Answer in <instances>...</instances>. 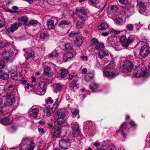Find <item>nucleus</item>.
<instances>
[{"label": "nucleus", "instance_id": "nucleus-1", "mask_svg": "<svg viewBox=\"0 0 150 150\" xmlns=\"http://www.w3.org/2000/svg\"><path fill=\"white\" fill-rule=\"evenodd\" d=\"M135 38V37L133 35L129 36L127 39L125 35H123L120 38L121 45L124 48H127L134 42Z\"/></svg>", "mask_w": 150, "mask_h": 150}, {"label": "nucleus", "instance_id": "nucleus-2", "mask_svg": "<svg viewBox=\"0 0 150 150\" xmlns=\"http://www.w3.org/2000/svg\"><path fill=\"white\" fill-rule=\"evenodd\" d=\"M133 60H126L124 62L122 65L120 67V71L128 73L133 68L134 64L132 63Z\"/></svg>", "mask_w": 150, "mask_h": 150}, {"label": "nucleus", "instance_id": "nucleus-3", "mask_svg": "<svg viewBox=\"0 0 150 150\" xmlns=\"http://www.w3.org/2000/svg\"><path fill=\"white\" fill-rule=\"evenodd\" d=\"M1 57L4 59L10 62H12L14 59L16 54H14L12 50L8 51H4L1 53Z\"/></svg>", "mask_w": 150, "mask_h": 150}, {"label": "nucleus", "instance_id": "nucleus-4", "mask_svg": "<svg viewBox=\"0 0 150 150\" xmlns=\"http://www.w3.org/2000/svg\"><path fill=\"white\" fill-rule=\"evenodd\" d=\"M59 145L62 149L64 150L68 149L71 145L68 137L67 136L62 137L59 140Z\"/></svg>", "mask_w": 150, "mask_h": 150}, {"label": "nucleus", "instance_id": "nucleus-5", "mask_svg": "<svg viewBox=\"0 0 150 150\" xmlns=\"http://www.w3.org/2000/svg\"><path fill=\"white\" fill-rule=\"evenodd\" d=\"M30 142L25 149V150H33L35 146V144L27 137L23 138L21 140L20 145L22 146Z\"/></svg>", "mask_w": 150, "mask_h": 150}, {"label": "nucleus", "instance_id": "nucleus-6", "mask_svg": "<svg viewBox=\"0 0 150 150\" xmlns=\"http://www.w3.org/2000/svg\"><path fill=\"white\" fill-rule=\"evenodd\" d=\"M22 23L20 21L15 22L11 24L10 26L6 29V30L9 34L13 33L19 27L21 26Z\"/></svg>", "mask_w": 150, "mask_h": 150}, {"label": "nucleus", "instance_id": "nucleus-7", "mask_svg": "<svg viewBox=\"0 0 150 150\" xmlns=\"http://www.w3.org/2000/svg\"><path fill=\"white\" fill-rule=\"evenodd\" d=\"M46 83L45 81H42L39 83L37 86L36 89L38 94L42 95L45 93L46 88Z\"/></svg>", "mask_w": 150, "mask_h": 150}, {"label": "nucleus", "instance_id": "nucleus-8", "mask_svg": "<svg viewBox=\"0 0 150 150\" xmlns=\"http://www.w3.org/2000/svg\"><path fill=\"white\" fill-rule=\"evenodd\" d=\"M4 90L6 95L10 94H14V95L16 93V87L12 84H6L5 85Z\"/></svg>", "mask_w": 150, "mask_h": 150}, {"label": "nucleus", "instance_id": "nucleus-9", "mask_svg": "<svg viewBox=\"0 0 150 150\" xmlns=\"http://www.w3.org/2000/svg\"><path fill=\"white\" fill-rule=\"evenodd\" d=\"M137 6L138 12L140 13L145 12L146 9V5L144 2L140 0H138Z\"/></svg>", "mask_w": 150, "mask_h": 150}, {"label": "nucleus", "instance_id": "nucleus-10", "mask_svg": "<svg viewBox=\"0 0 150 150\" xmlns=\"http://www.w3.org/2000/svg\"><path fill=\"white\" fill-rule=\"evenodd\" d=\"M134 74L136 77L138 78L142 76H146L148 74L146 72L142 71L141 68L139 67H136L134 69Z\"/></svg>", "mask_w": 150, "mask_h": 150}, {"label": "nucleus", "instance_id": "nucleus-11", "mask_svg": "<svg viewBox=\"0 0 150 150\" xmlns=\"http://www.w3.org/2000/svg\"><path fill=\"white\" fill-rule=\"evenodd\" d=\"M71 126L72 129V134L73 137H77L80 133L78 124L76 122H72L71 124Z\"/></svg>", "mask_w": 150, "mask_h": 150}, {"label": "nucleus", "instance_id": "nucleus-12", "mask_svg": "<svg viewBox=\"0 0 150 150\" xmlns=\"http://www.w3.org/2000/svg\"><path fill=\"white\" fill-rule=\"evenodd\" d=\"M6 102L5 103V106H9L11 105L15 102L14 94H6Z\"/></svg>", "mask_w": 150, "mask_h": 150}, {"label": "nucleus", "instance_id": "nucleus-13", "mask_svg": "<svg viewBox=\"0 0 150 150\" xmlns=\"http://www.w3.org/2000/svg\"><path fill=\"white\" fill-rule=\"evenodd\" d=\"M149 49L148 46L144 45L142 46L140 50V54L142 57L147 56L149 54Z\"/></svg>", "mask_w": 150, "mask_h": 150}, {"label": "nucleus", "instance_id": "nucleus-14", "mask_svg": "<svg viewBox=\"0 0 150 150\" xmlns=\"http://www.w3.org/2000/svg\"><path fill=\"white\" fill-rule=\"evenodd\" d=\"M132 10V9L130 7H127L125 5L121 6V11L124 14L127 16L131 15Z\"/></svg>", "mask_w": 150, "mask_h": 150}, {"label": "nucleus", "instance_id": "nucleus-15", "mask_svg": "<svg viewBox=\"0 0 150 150\" xmlns=\"http://www.w3.org/2000/svg\"><path fill=\"white\" fill-rule=\"evenodd\" d=\"M61 132V129L58 127L55 128H53L51 131V134L54 137H57L60 136Z\"/></svg>", "mask_w": 150, "mask_h": 150}, {"label": "nucleus", "instance_id": "nucleus-16", "mask_svg": "<svg viewBox=\"0 0 150 150\" xmlns=\"http://www.w3.org/2000/svg\"><path fill=\"white\" fill-rule=\"evenodd\" d=\"M54 118L55 119H63L65 116L64 112L61 110H58L54 114Z\"/></svg>", "mask_w": 150, "mask_h": 150}, {"label": "nucleus", "instance_id": "nucleus-17", "mask_svg": "<svg viewBox=\"0 0 150 150\" xmlns=\"http://www.w3.org/2000/svg\"><path fill=\"white\" fill-rule=\"evenodd\" d=\"M12 119L10 117H5L0 119V122L3 125H7L11 123Z\"/></svg>", "mask_w": 150, "mask_h": 150}, {"label": "nucleus", "instance_id": "nucleus-18", "mask_svg": "<svg viewBox=\"0 0 150 150\" xmlns=\"http://www.w3.org/2000/svg\"><path fill=\"white\" fill-rule=\"evenodd\" d=\"M38 112L39 110L38 109L33 108V107H32L29 111L28 115L31 117L35 118L37 117Z\"/></svg>", "mask_w": 150, "mask_h": 150}, {"label": "nucleus", "instance_id": "nucleus-19", "mask_svg": "<svg viewBox=\"0 0 150 150\" xmlns=\"http://www.w3.org/2000/svg\"><path fill=\"white\" fill-rule=\"evenodd\" d=\"M71 25L70 21L65 20H62L59 21L58 23V26L62 28H65Z\"/></svg>", "mask_w": 150, "mask_h": 150}, {"label": "nucleus", "instance_id": "nucleus-20", "mask_svg": "<svg viewBox=\"0 0 150 150\" xmlns=\"http://www.w3.org/2000/svg\"><path fill=\"white\" fill-rule=\"evenodd\" d=\"M76 11L79 13V17H83L84 18L87 17V14L85 10L81 8H77L76 9Z\"/></svg>", "mask_w": 150, "mask_h": 150}, {"label": "nucleus", "instance_id": "nucleus-21", "mask_svg": "<svg viewBox=\"0 0 150 150\" xmlns=\"http://www.w3.org/2000/svg\"><path fill=\"white\" fill-rule=\"evenodd\" d=\"M108 51L106 50L103 49L100 51L98 54V57L100 59H102L105 56H108L109 55Z\"/></svg>", "mask_w": 150, "mask_h": 150}, {"label": "nucleus", "instance_id": "nucleus-22", "mask_svg": "<svg viewBox=\"0 0 150 150\" xmlns=\"http://www.w3.org/2000/svg\"><path fill=\"white\" fill-rule=\"evenodd\" d=\"M127 127V124L125 122L123 123L121 125L120 129H119L118 132H121V134L124 138H125L126 135V133H125L126 130V128Z\"/></svg>", "mask_w": 150, "mask_h": 150}, {"label": "nucleus", "instance_id": "nucleus-23", "mask_svg": "<svg viewBox=\"0 0 150 150\" xmlns=\"http://www.w3.org/2000/svg\"><path fill=\"white\" fill-rule=\"evenodd\" d=\"M73 57V54L71 52H68L65 54L63 57V60L65 62L70 61Z\"/></svg>", "mask_w": 150, "mask_h": 150}, {"label": "nucleus", "instance_id": "nucleus-24", "mask_svg": "<svg viewBox=\"0 0 150 150\" xmlns=\"http://www.w3.org/2000/svg\"><path fill=\"white\" fill-rule=\"evenodd\" d=\"M94 77V72H90L88 73L85 77V80L87 82L90 81Z\"/></svg>", "mask_w": 150, "mask_h": 150}, {"label": "nucleus", "instance_id": "nucleus-25", "mask_svg": "<svg viewBox=\"0 0 150 150\" xmlns=\"http://www.w3.org/2000/svg\"><path fill=\"white\" fill-rule=\"evenodd\" d=\"M79 18V20L76 25V27L78 29H80L82 27L85 21L84 17H80Z\"/></svg>", "mask_w": 150, "mask_h": 150}, {"label": "nucleus", "instance_id": "nucleus-26", "mask_svg": "<svg viewBox=\"0 0 150 150\" xmlns=\"http://www.w3.org/2000/svg\"><path fill=\"white\" fill-rule=\"evenodd\" d=\"M44 70L45 74L48 77H51L53 75L52 71L49 67L47 66H45Z\"/></svg>", "mask_w": 150, "mask_h": 150}, {"label": "nucleus", "instance_id": "nucleus-27", "mask_svg": "<svg viewBox=\"0 0 150 150\" xmlns=\"http://www.w3.org/2000/svg\"><path fill=\"white\" fill-rule=\"evenodd\" d=\"M118 7L117 5H112L109 8L108 11L111 13L114 14L118 10Z\"/></svg>", "mask_w": 150, "mask_h": 150}, {"label": "nucleus", "instance_id": "nucleus-28", "mask_svg": "<svg viewBox=\"0 0 150 150\" xmlns=\"http://www.w3.org/2000/svg\"><path fill=\"white\" fill-rule=\"evenodd\" d=\"M0 77L2 79L6 80L8 78L9 75L6 72L1 70H0Z\"/></svg>", "mask_w": 150, "mask_h": 150}, {"label": "nucleus", "instance_id": "nucleus-29", "mask_svg": "<svg viewBox=\"0 0 150 150\" xmlns=\"http://www.w3.org/2000/svg\"><path fill=\"white\" fill-rule=\"evenodd\" d=\"M98 87V85L94 82H92L89 86L90 88L93 92L96 91Z\"/></svg>", "mask_w": 150, "mask_h": 150}, {"label": "nucleus", "instance_id": "nucleus-30", "mask_svg": "<svg viewBox=\"0 0 150 150\" xmlns=\"http://www.w3.org/2000/svg\"><path fill=\"white\" fill-rule=\"evenodd\" d=\"M84 40V38L82 36H79L76 37L75 42L79 45H81L83 43Z\"/></svg>", "mask_w": 150, "mask_h": 150}, {"label": "nucleus", "instance_id": "nucleus-31", "mask_svg": "<svg viewBox=\"0 0 150 150\" xmlns=\"http://www.w3.org/2000/svg\"><path fill=\"white\" fill-rule=\"evenodd\" d=\"M114 22L116 24L121 25L125 23V20L121 18H118L115 19Z\"/></svg>", "mask_w": 150, "mask_h": 150}, {"label": "nucleus", "instance_id": "nucleus-32", "mask_svg": "<svg viewBox=\"0 0 150 150\" xmlns=\"http://www.w3.org/2000/svg\"><path fill=\"white\" fill-rule=\"evenodd\" d=\"M38 22V21L36 20H32L29 21L28 23L26 24L25 25L28 26H35L37 25Z\"/></svg>", "mask_w": 150, "mask_h": 150}, {"label": "nucleus", "instance_id": "nucleus-33", "mask_svg": "<svg viewBox=\"0 0 150 150\" xmlns=\"http://www.w3.org/2000/svg\"><path fill=\"white\" fill-rule=\"evenodd\" d=\"M11 78L13 80L19 81L22 79V76L20 73L16 74V75L11 76Z\"/></svg>", "mask_w": 150, "mask_h": 150}, {"label": "nucleus", "instance_id": "nucleus-34", "mask_svg": "<svg viewBox=\"0 0 150 150\" xmlns=\"http://www.w3.org/2000/svg\"><path fill=\"white\" fill-rule=\"evenodd\" d=\"M48 28L52 29L54 27V22L52 19H49L47 22Z\"/></svg>", "mask_w": 150, "mask_h": 150}, {"label": "nucleus", "instance_id": "nucleus-35", "mask_svg": "<svg viewBox=\"0 0 150 150\" xmlns=\"http://www.w3.org/2000/svg\"><path fill=\"white\" fill-rule=\"evenodd\" d=\"M108 27V24L106 23H103L100 24L98 27V29L100 30H103L107 28Z\"/></svg>", "mask_w": 150, "mask_h": 150}, {"label": "nucleus", "instance_id": "nucleus-36", "mask_svg": "<svg viewBox=\"0 0 150 150\" xmlns=\"http://www.w3.org/2000/svg\"><path fill=\"white\" fill-rule=\"evenodd\" d=\"M77 81L73 80L69 86L70 88L74 91H75L74 88H76L77 87Z\"/></svg>", "mask_w": 150, "mask_h": 150}, {"label": "nucleus", "instance_id": "nucleus-37", "mask_svg": "<svg viewBox=\"0 0 150 150\" xmlns=\"http://www.w3.org/2000/svg\"><path fill=\"white\" fill-rule=\"evenodd\" d=\"M67 73L68 71L66 69H62L60 77L62 78H65L66 77Z\"/></svg>", "mask_w": 150, "mask_h": 150}, {"label": "nucleus", "instance_id": "nucleus-38", "mask_svg": "<svg viewBox=\"0 0 150 150\" xmlns=\"http://www.w3.org/2000/svg\"><path fill=\"white\" fill-rule=\"evenodd\" d=\"M80 31L78 30L76 32L75 31H73L70 33L69 35V36L70 38H73L78 35L80 33Z\"/></svg>", "mask_w": 150, "mask_h": 150}, {"label": "nucleus", "instance_id": "nucleus-39", "mask_svg": "<svg viewBox=\"0 0 150 150\" xmlns=\"http://www.w3.org/2000/svg\"><path fill=\"white\" fill-rule=\"evenodd\" d=\"M45 111L46 112V116L47 117L50 116L51 115V114L52 113L51 112L50 106V105H48L45 108Z\"/></svg>", "mask_w": 150, "mask_h": 150}, {"label": "nucleus", "instance_id": "nucleus-40", "mask_svg": "<svg viewBox=\"0 0 150 150\" xmlns=\"http://www.w3.org/2000/svg\"><path fill=\"white\" fill-rule=\"evenodd\" d=\"M54 121V123L56 125L60 126L62 125L64 123L62 119H57Z\"/></svg>", "mask_w": 150, "mask_h": 150}, {"label": "nucleus", "instance_id": "nucleus-41", "mask_svg": "<svg viewBox=\"0 0 150 150\" xmlns=\"http://www.w3.org/2000/svg\"><path fill=\"white\" fill-rule=\"evenodd\" d=\"M105 76L107 77H112L115 76V74L113 72L106 71L104 72Z\"/></svg>", "mask_w": 150, "mask_h": 150}, {"label": "nucleus", "instance_id": "nucleus-42", "mask_svg": "<svg viewBox=\"0 0 150 150\" xmlns=\"http://www.w3.org/2000/svg\"><path fill=\"white\" fill-rule=\"evenodd\" d=\"M104 44L102 42L98 43L95 47V49L97 50H99L100 49L103 47Z\"/></svg>", "mask_w": 150, "mask_h": 150}, {"label": "nucleus", "instance_id": "nucleus-43", "mask_svg": "<svg viewBox=\"0 0 150 150\" xmlns=\"http://www.w3.org/2000/svg\"><path fill=\"white\" fill-rule=\"evenodd\" d=\"M48 37L49 35L46 33L44 32H41L40 33V38L41 39H46Z\"/></svg>", "mask_w": 150, "mask_h": 150}, {"label": "nucleus", "instance_id": "nucleus-44", "mask_svg": "<svg viewBox=\"0 0 150 150\" xmlns=\"http://www.w3.org/2000/svg\"><path fill=\"white\" fill-rule=\"evenodd\" d=\"M134 25L131 23L127 24L126 27V28L127 30L129 31H132L134 28Z\"/></svg>", "mask_w": 150, "mask_h": 150}, {"label": "nucleus", "instance_id": "nucleus-45", "mask_svg": "<svg viewBox=\"0 0 150 150\" xmlns=\"http://www.w3.org/2000/svg\"><path fill=\"white\" fill-rule=\"evenodd\" d=\"M28 20V18L26 16L23 17L21 19L19 20L18 21H20L22 24H25L27 22Z\"/></svg>", "mask_w": 150, "mask_h": 150}, {"label": "nucleus", "instance_id": "nucleus-46", "mask_svg": "<svg viewBox=\"0 0 150 150\" xmlns=\"http://www.w3.org/2000/svg\"><path fill=\"white\" fill-rule=\"evenodd\" d=\"M17 71V67H13L11 70H10L8 72L9 74H14Z\"/></svg>", "mask_w": 150, "mask_h": 150}, {"label": "nucleus", "instance_id": "nucleus-47", "mask_svg": "<svg viewBox=\"0 0 150 150\" xmlns=\"http://www.w3.org/2000/svg\"><path fill=\"white\" fill-rule=\"evenodd\" d=\"M98 43V40L96 38H93L91 41V44L92 45H97Z\"/></svg>", "mask_w": 150, "mask_h": 150}, {"label": "nucleus", "instance_id": "nucleus-48", "mask_svg": "<svg viewBox=\"0 0 150 150\" xmlns=\"http://www.w3.org/2000/svg\"><path fill=\"white\" fill-rule=\"evenodd\" d=\"M8 44V42L6 40H3L2 41H0V48L4 47L7 45Z\"/></svg>", "mask_w": 150, "mask_h": 150}, {"label": "nucleus", "instance_id": "nucleus-49", "mask_svg": "<svg viewBox=\"0 0 150 150\" xmlns=\"http://www.w3.org/2000/svg\"><path fill=\"white\" fill-rule=\"evenodd\" d=\"M55 88L57 91L61 90L62 89V87L61 85L59 83H57L56 84Z\"/></svg>", "mask_w": 150, "mask_h": 150}, {"label": "nucleus", "instance_id": "nucleus-50", "mask_svg": "<svg viewBox=\"0 0 150 150\" xmlns=\"http://www.w3.org/2000/svg\"><path fill=\"white\" fill-rule=\"evenodd\" d=\"M65 47L66 49H71L72 47V45L70 43H67L65 44Z\"/></svg>", "mask_w": 150, "mask_h": 150}, {"label": "nucleus", "instance_id": "nucleus-51", "mask_svg": "<svg viewBox=\"0 0 150 150\" xmlns=\"http://www.w3.org/2000/svg\"><path fill=\"white\" fill-rule=\"evenodd\" d=\"M120 32L121 31L119 30H116L112 29L110 31V33L111 34L117 35L120 33Z\"/></svg>", "mask_w": 150, "mask_h": 150}, {"label": "nucleus", "instance_id": "nucleus-52", "mask_svg": "<svg viewBox=\"0 0 150 150\" xmlns=\"http://www.w3.org/2000/svg\"><path fill=\"white\" fill-rule=\"evenodd\" d=\"M34 52L33 51H31L29 52L28 55L27 57V59H28L29 58H32L34 57Z\"/></svg>", "mask_w": 150, "mask_h": 150}, {"label": "nucleus", "instance_id": "nucleus-53", "mask_svg": "<svg viewBox=\"0 0 150 150\" xmlns=\"http://www.w3.org/2000/svg\"><path fill=\"white\" fill-rule=\"evenodd\" d=\"M5 65V63L2 60H0V69L4 67Z\"/></svg>", "mask_w": 150, "mask_h": 150}, {"label": "nucleus", "instance_id": "nucleus-54", "mask_svg": "<svg viewBox=\"0 0 150 150\" xmlns=\"http://www.w3.org/2000/svg\"><path fill=\"white\" fill-rule=\"evenodd\" d=\"M89 3L91 4H97L99 2V0H89Z\"/></svg>", "mask_w": 150, "mask_h": 150}, {"label": "nucleus", "instance_id": "nucleus-55", "mask_svg": "<svg viewBox=\"0 0 150 150\" xmlns=\"http://www.w3.org/2000/svg\"><path fill=\"white\" fill-rule=\"evenodd\" d=\"M57 108V105L56 104H54L53 106L51 108H50V111L52 113H53L55 110Z\"/></svg>", "mask_w": 150, "mask_h": 150}, {"label": "nucleus", "instance_id": "nucleus-56", "mask_svg": "<svg viewBox=\"0 0 150 150\" xmlns=\"http://www.w3.org/2000/svg\"><path fill=\"white\" fill-rule=\"evenodd\" d=\"M79 111L76 109H75L72 113V114L73 117H74L79 113Z\"/></svg>", "mask_w": 150, "mask_h": 150}, {"label": "nucleus", "instance_id": "nucleus-57", "mask_svg": "<svg viewBox=\"0 0 150 150\" xmlns=\"http://www.w3.org/2000/svg\"><path fill=\"white\" fill-rule=\"evenodd\" d=\"M5 25V23L3 20H0V28H2Z\"/></svg>", "mask_w": 150, "mask_h": 150}, {"label": "nucleus", "instance_id": "nucleus-58", "mask_svg": "<svg viewBox=\"0 0 150 150\" xmlns=\"http://www.w3.org/2000/svg\"><path fill=\"white\" fill-rule=\"evenodd\" d=\"M55 0H47V3L53 5L54 4V1Z\"/></svg>", "mask_w": 150, "mask_h": 150}, {"label": "nucleus", "instance_id": "nucleus-59", "mask_svg": "<svg viewBox=\"0 0 150 150\" xmlns=\"http://www.w3.org/2000/svg\"><path fill=\"white\" fill-rule=\"evenodd\" d=\"M52 53L53 54V56L54 57H57L58 55V54L56 50H54Z\"/></svg>", "mask_w": 150, "mask_h": 150}, {"label": "nucleus", "instance_id": "nucleus-60", "mask_svg": "<svg viewBox=\"0 0 150 150\" xmlns=\"http://www.w3.org/2000/svg\"><path fill=\"white\" fill-rule=\"evenodd\" d=\"M47 102H50L51 103H53V101L52 99V98L51 97H49L48 98L47 100Z\"/></svg>", "mask_w": 150, "mask_h": 150}, {"label": "nucleus", "instance_id": "nucleus-61", "mask_svg": "<svg viewBox=\"0 0 150 150\" xmlns=\"http://www.w3.org/2000/svg\"><path fill=\"white\" fill-rule=\"evenodd\" d=\"M114 147L113 146H110L107 147V150H114Z\"/></svg>", "mask_w": 150, "mask_h": 150}, {"label": "nucleus", "instance_id": "nucleus-62", "mask_svg": "<svg viewBox=\"0 0 150 150\" xmlns=\"http://www.w3.org/2000/svg\"><path fill=\"white\" fill-rule=\"evenodd\" d=\"M130 125L133 127H135L136 126V125L135 123L133 121H131L129 123Z\"/></svg>", "mask_w": 150, "mask_h": 150}, {"label": "nucleus", "instance_id": "nucleus-63", "mask_svg": "<svg viewBox=\"0 0 150 150\" xmlns=\"http://www.w3.org/2000/svg\"><path fill=\"white\" fill-rule=\"evenodd\" d=\"M128 0H119V2L125 4L127 2Z\"/></svg>", "mask_w": 150, "mask_h": 150}, {"label": "nucleus", "instance_id": "nucleus-64", "mask_svg": "<svg viewBox=\"0 0 150 150\" xmlns=\"http://www.w3.org/2000/svg\"><path fill=\"white\" fill-rule=\"evenodd\" d=\"M87 69L85 68L83 69L82 70V73L83 74H86L87 72Z\"/></svg>", "mask_w": 150, "mask_h": 150}]
</instances>
